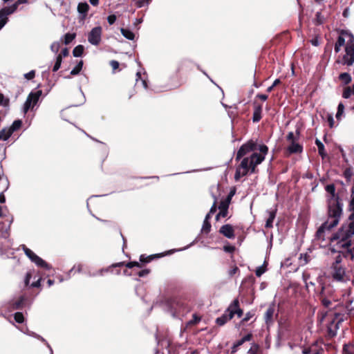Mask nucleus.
Listing matches in <instances>:
<instances>
[{
	"label": "nucleus",
	"instance_id": "19",
	"mask_svg": "<svg viewBox=\"0 0 354 354\" xmlns=\"http://www.w3.org/2000/svg\"><path fill=\"white\" fill-rule=\"evenodd\" d=\"M262 106L261 105H255L253 113L252 120L254 122H258L261 119Z\"/></svg>",
	"mask_w": 354,
	"mask_h": 354
},
{
	"label": "nucleus",
	"instance_id": "23",
	"mask_svg": "<svg viewBox=\"0 0 354 354\" xmlns=\"http://www.w3.org/2000/svg\"><path fill=\"white\" fill-rule=\"evenodd\" d=\"M354 95V84L352 87L346 86L344 88L342 97L345 99H348Z\"/></svg>",
	"mask_w": 354,
	"mask_h": 354
},
{
	"label": "nucleus",
	"instance_id": "41",
	"mask_svg": "<svg viewBox=\"0 0 354 354\" xmlns=\"http://www.w3.org/2000/svg\"><path fill=\"white\" fill-rule=\"evenodd\" d=\"M14 318H15V320L17 322V323H23L24 321V315L22 313H16L14 315Z\"/></svg>",
	"mask_w": 354,
	"mask_h": 354
},
{
	"label": "nucleus",
	"instance_id": "20",
	"mask_svg": "<svg viewBox=\"0 0 354 354\" xmlns=\"http://www.w3.org/2000/svg\"><path fill=\"white\" fill-rule=\"evenodd\" d=\"M303 354H323V351L318 348L316 346H313L308 348L302 351Z\"/></svg>",
	"mask_w": 354,
	"mask_h": 354
},
{
	"label": "nucleus",
	"instance_id": "53",
	"mask_svg": "<svg viewBox=\"0 0 354 354\" xmlns=\"http://www.w3.org/2000/svg\"><path fill=\"white\" fill-rule=\"evenodd\" d=\"M229 205H230L227 203V202H225L224 201H222L220 203V205L218 206V209H223L224 210L228 209Z\"/></svg>",
	"mask_w": 354,
	"mask_h": 354
},
{
	"label": "nucleus",
	"instance_id": "16",
	"mask_svg": "<svg viewBox=\"0 0 354 354\" xmlns=\"http://www.w3.org/2000/svg\"><path fill=\"white\" fill-rule=\"evenodd\" d=\"M24 301H25V297L21 296L19 297V299L18 300L12 301L10 303V310H18V309L22 308V307L24 306Z\"/></svg>",
	"mask_w": 354,
	"mask_h": 354
},
{
	"label": "nucleus",
	"instance_id": "50",
	"mask_svg": "<svg viewBox=\"0 0 354 354\" xmlns=\"http://www.w3.org/2000/svg\"><path fill=\"white\" fill-rule=\"evenodd\" d=\"M116 19H117V17L115 15H111L108 16V17H107L108 23L110 25L113 24L115 22Z\"/></svg>",
	"mask_w": 354,
	"mask_h": 354
},
{
	"label": "nucleus",
	"instance_id": "8",
	"mask_svg": "<svg viewBox=\"0 0 354 354\" xmlns=\"http://www.w3.org/2000/svg\"><path fill=\"white\" fill-rule=\"evenodd\" d=\"M28 3V0H17L16 3L9 7H4L0 10V18L4 17L8 21V16L12 14L17 9L18 6Z\"/></svg>",
	"mask_w": 354,
	"mask_h": 354
},
{
	"label": "nucleus",
	"instance_id": "35",
	"mask_svg": "<svg viewBox=\"0 0 354 354\" xmlns=\"http://www.w3.org/2000/svg\"><path fill=\"white\" fill-rule=\"evenodd\" d=\"M62 55H58L57 56V57H56V62H55V63L54 64V66L53 68V72H56V71H57L59 69V68L61 66V64H62Z\"/></svg>",
	"mask_w": 354,
	"mask_h": 354
},
{
	"label": "nucleus",
	"instance_id": "33",
	"mask_svg": "<svg viewBox=\"0 0 354 354\" xmlns=\"http://www.w3.org/2000/svg\"><path fill=\"white\" fill-rule=\"evenodd\" d=\"M252 337V334H248V335H245L243 338H241V339H239L235 342L236 346L239 347L244 342L251 340Z\"/></svg>",
	"mask_w": 354,
	"mask_h": 354
},
{
	"label": "nucleus",
	"instance_id": "51",
	"mask_svg": "<svg viewBox=\"0 0 354 354\" xmlns=\"http://www.w3.org/2000/svg\"><path fill=\"white\" fill-rule=\"evenodd\" d=\"M82 266L81 264H78L77 266H74L68 272V277H70L71 273L75 270L77 269V271L78 272H80L82 271Z\"/></svg>",
	"mask_w": 354,
	"mask_h": 354
},
{
	"label": "nucleus",
	"instance_id": "32",
	"mask_svg": "<svg viewBox=\"0 0 354 354\" xmlns=\"http://www.w3.org/2000/svg\"><path fill=\"white\" fill-rule=\"evenodd\" d=\"M84 46L82 45H78L74 48L73 50V55L75 57H81L84 52Z\"/></svg>",
	"mask_w": 354,
	"mask_h": 354
},
{
	"label": "nucleus",
	"instance_id": "38",
	"mask_svg": "<svg viewBox=\"0 0 354 354\" xmlns=\"http://www.w3.org/2000/svg\"><path fill=\"white\" fill-rule=\"evenodd\" d=\"M32 101H31V96H28L24 105V112L26 113L30 109L31 105H32Z\"/></svg>",
	"mask_w": 354,
	"mask_h": 354
},
{
	"label": "nucleus",
	"instance_id": "13",
	"mask_svg": "<svg viewBox=\"0 0 354 354\" xmlns=\"http://www.w3.org/2000/svg\"><path fill=\"white\" fill-rule=\"evenodd\" d=\"M274 312H275L274 305V304L270 305L269 307L267 308V310L265 313V315H264V319H265L266 324L269 325L272 323Z\"/></svg>",
	"mask_w": 354,
	"mask_h": 354
},
{
	"label": "nucleus",
	"instance_id": "36",
	"mask_svg": "<svg viewBox=\"0 0 354 354\" xmlns=\"http://www.w3.org/2000/svg\"><path fill=\"white\" fill-rule=\"evenodd\" d=\"M210 230H211V224H210L209 221L204 220L201 231L207 234L209 232Z\"/></svg>",
	"mask_w": 354,
	"mask_h": 354
},
{
	"label": "nucleus",
	"instance_id": "63",
	"mask_svg": "<svg viewBox=\"0 0 354 354\" xmlns=\"http://www.w3.org/2000/svg\"><path fill=\"white\" fill-rule=\"evenodd\" d=\"M7 21L4 17L0 18V30L3 28V27L6 24Z\"/></svg>",
	"mask_w": 354,
	"mask_h": 354
},
{
	"label": "nucleus",
	"instance_id": "7",
	"mask_svg": "<svg viewBox=\"0 0 354 354\" xmlns=\"http://www.w3.org/2000/svg\"><path fill=\"white\" fill-rule=\"evenodd\" d=\"M102 28L100 26H97L93 28L88 35V42L94 46H97L100 43L101 37H102Z\"/></svg>",
	"mask_w": 354,
	"mask_h": 354
},
{
	"label": "nucleus",
	"instance_id": "6",
	"mask_svg": "<svg viewBox=\"0 0 354 354\" xmlns=\"http://www.w3.org/2000/svg\"><path fill=\"white\" fill-rule=\"evenodd\" d=\"M26 255L35 263L37 266L44 268L46 270L51 269V266L47 263L44 260L35 254L30 249L28 248L25 245H21Z\"/></svg>",
	"mask_w": 354,
	"mask_h": 354
},
{
	"label": "nucleus",
	"instance_id": "15",
	"mask_svg": "<svg viewBox=\"0 0 354 354\" xmlns=\"http://www.w3.org/2000/svg\"><path fill=\"white\" fill-rule=\"evenodd\" d=\"M276 212L277 209H272L267 211V213L268 214V218L266 220V227L267 228H271L273 227V221L276 216Z\"/></svg>",
	"mask_w": 354,
	"mask_h": 354
},
{
	"label": "nucleus",
	"instance_id": "45",
	"mask_svg": "<svg viewBox=\"0 0 354 354\" xmlns=\"http://www.w3.org/2000/svg\"><path fill=\"white\" fill-rule=\"evenodd\" d=\"M254 316V311H249L245 314V317L241 320V322H245L249 321L251 318H252Z\"/></svg>",
	"mask_w": 354,
	"mask_h": 354
},
{
	"label": "nucleus",
	"instance_id": "44",
	"mask_svg": "<svg viewBox=\"0 0 354 354\" xmlns=\"http://www.w3.org/2000/svg\"><path fill=\"white\" fill-rule=\"evenodd\" d=\"M59 48H60V44H59V42H58V41L53 42L50 46V50L55 53H58Z\"/></svg>",
	"mask_w": 354,
	"mask_h": 354
},
{
	"label": "nucleus",
	"instance_id": "61",
	"mask_svg": "<svg viewBox=\"0 0 354 354\" xmlns=\"http://www.w3.org/2000/svg\"><path fill=\"white\" fill-rule=\"evenodd\" d=\"M328 122L329 123L330 127L332 128L333 127V124H334V119H333V117L332 115H328Z\"/></svg>",
	"mask_w": 354,
	"mask_h": 354
},
{
	"label": "nucleus",
	"instance_id": "31",
	"mask_svg": "<svg viewBox=\"0 0 354 354\" xmlns=\"http://www.w3.org/2000/svg\"><path fill=\"white\" fill-rule=\"evenodd\" d=\"M338 328V323L335 324L332 322L328 328V333L332 337H334L337 334V330Z\"/></svg>",
	"mask_w": 354,
	"mask_h": 354
},
{
	"label": "nucleus",
	"instance_id": "48",
	"mask_svg": "<svg viewBox=\"0 0 354 354\" xmlns=\"http://www.w3.org/2000/svg\"><path fill=\"white\" fill-rule=\"evenodd\" d=\"M35 71L32 70L30 72L26 73L24 75V77L27 80H32L35 77Z\"/></svg>",
	"mask_w": 354,
	"mask_h": 354
},
{
	"label": "nucleus",
	"instance_id": "12",
	"mask_svg": "<svg viewBox=\"0 0 354 354\" xmlns=\"http://www.w3.org/2000/svg\"><path fill=\"white\" fill-rule=\"evenodd\" d=\"M230 313H233V316L236 314L239 317L243 315V310L239 308V302L237 299H234L228 306Z\"/></svg>",
	"mask_w": 354,
	"mask_h": 354
},
{
	"label": "nucleus",
	"instance_id": "46",
	"mask_svg": "<svg viewBox=\"0 0 354 354\" xmlns=\"http://www.w3.org/2000/svg\"><path fill=\"white\" fill-rule=\"evenodd\" d=\"M125 266L128 268H132L133 267H138V268L141 267L140 263L139 262H137V261L129 262Z\"/></svg>",
	"mask_w": 354,
	"mask_h": 354
},
{
	"label": "nucleus",
	"instance_id": "43",
	"mask_svg": "<svg viewBox=\"0 0 354 354\" xmlns=\"http://www.w3.org/2000/svg\"><path fill=\"white\" fill-rule=\"evenodd\" d=\"M266 270L264 265L259 266L255 271V274L257 277H261Z\"/></svg>",
	"mask_w": 354,
	"mask_h": 354
},
{
	"label": "nucleus",
	"instance_id": "34",
	"mask_svg": "<svg viewBox=\"0 0 354 354\" xmlns=\"http://www.w3.org/2000/svg\"><path fill=\"white\" fill-rule=\"evenodd\" d=\"M83 66V62L80 61L71 71V75H77L82 70Z\"/></svg>",
	"mask_w": 354,
	"mask_h": 354
},
{
	"label": "nucleus",
	"instance_id": "64",
	"mask_svg": "<svg viewBox=\"0 0 354 354\" xmlns=\"http://www.w3.org/2000/svg\"><path fill=\"white\" fill-rule=\"evenodd\" d=\"M149 0H141V1H138L137 2V6H138V8H141V7H142V6L145 5V2H146L147 3H149Z\"/></svg>",
	"mask_w": 354,
	"mask_h": 354
},
{
	"label": "nucleus",
	"instance_id": "54",
	"mask_svg": "<svg viewBox=\"0 0 354 354\" xmlns=\"http://www.w3.org/2000/svg\"><path fill=\"white\" fill-rule=\"evenodd\" d=\"M344 176L347 180H350L352 176V171L351 169H346L344 172Z\"/></svg>",
	"mask_w": 354,
	"mask_h": 354
},
{
	"label": "nucleus",
	"instance_id": "9",
	"mask_svg": "<svg viewBox=\"0 0 354 354\" xmlns=\"http://www.w3.org/2000/svg\"><path fill=\"white\" fill-rule=\"evenodd\" d=\"M289 143V145L286 148V152L288 154L301 153L303 151V146L298 142V140H295Z\"/></svg>",
	"mask_w": 354,
	"mask_h": 354
},
{
	"label": "nucleus",
	"instance_id": "29",
	"mask_svg": "<svg viewBox=\"0 0 354 354\" xmlns=\"http://www.w3.org/2000/svg\"><path fill=\"white\" fill-rule=\"evenodd\" d=\"M41 93H42L41 91L39 90V91H37L36 92H31L28 95V96H31V101H32V105H35V104H37L39 97L41 95Z\"/></svg>",
	"mask_w": 354,
	"mask_h": 354
},
{
	"label": "nucleus",
	"instance_id": "39",
	"mask_svg": "<svg viewBox=\"0 0 354 354\" xmlns=\"http://www.w3.org/2000/svg\"><path fill=\"white\" fill-rule=\"evenodd\" d=\"M324 22V17L320 12L316 13L315 24L317 25H321Z\"/></svg>",
	"mask_w": 354,
	"mask_h": 354
},
{
	"label": "nucleus",
	"instance_id": "30",
	"mask_svg": "<svg viewBox=\"0 0 354 354\" xmlns=\"http://www.w3.org/2000/svg\"><path fill=\"white\" fill-rule=\"evenodd\" d=\"M319 299L322 304L326 308H331L332 301L334 300V299L324 297H319Z\"/></svg>",
	"mask_w": 354,
	"mask_h": 354
},
{
	"label": "nucleus",
	"instance_id": "37",
	"mask_svg": "<svg viewBox=\"0 0 354 354\" xmlns=\"http://www.w3.org/2000/svg\"><path fill=\"white\" fill-rule=\"evenodd\" d=\"M75 37V34L73 33H66L64 35V44L68 45L70 44Z\"/></svg>",
	"mask_w": 354,
	"mask_h": 354
},
{
	"label": "nucleus",
	"instance_id": "2",
	"mask_svg": "<svg viewBox=\"0 0 354 354\" xmlns=\"http://www.w3.org/2000/svg\"><path fill=\"white\" fill-rule=\"evenodd\" d=\"M325 190L327 192L328 219L319 227L315 237V241H317L321 247H325L333 242L330 241V237L326 236V233L339 223L343 208L341 199L335 192V185H327Z\"/></svg>",
	"mask_w": 354,
	"mask_h": 354
},
{
	"label": "nucleus",
	"instance_id": "21",
	"mask_svg": "<svg viewBox=\"0 0 354 354\" xmlns=\"http://www.w3.org/2000/svg\"><path fill=\"white\" fill-rule=\"evenodd\" d=\"M315 144L317 146L319 154L322 158H324L326 156V153L324 144L319 139L315 140Z\"/></svg>",
	"mask_w": 354,
	"mask_h": 354
},
{
	"label": "nucleus",
	"instance_id": "18",
	"mask_svg": "<svg viewBox=\"0 0 354 354\" xmlns=\"http://www.w3.org/2000/svg\"><path fill=\"white\" fill-rule=\"evenodd\" d=\"M88 10L89 6L86 2H81L78 3L77 11L80 14L82 15L83 18L86 16Z\"/></svg>",
	"mask_w": 354,
	"mask_h": 354
},
{
	"label": "nucleus",
	"instance_id": "11",
	"mask_svg": "<svg viewBox=\"0 0 354 354\" xmlns=\"http://www.w3.org/2000/svg\"><path fill=\"white\" fill-rule=\"evenodd\" d=\"M233 318V313H230L227 308L224 313L219 317L216 318V323L218 326L224 325L227 321Z\"/></svg>",
	"mask_w": 354,
	"mask_h": 354
},
{
	"label": "nucleus",
	"instance_id": "49",
	"mask_svg": "<svg viewBox=\"0 0 354 354\" xmlns=\"http://www.w3.org/2000/svg\"><path fill=\"white\" fill-rule=\"evenodd\" d=\"M8 104V100L5 99L4 95L0 93V105L7 106Z\"/></svg>",
	"mask_w": 354,
	"mask_h": 354
},
{
	"label": "nucleus",
	"instance_id": "28",
	"mask_svg": "<svg viewBox=\"0 0 354 354\" xmlns=\"http://www.w3.org/2000/svg\"><path fill=\"white\" fill-rule=\"evenodd\" d=\"M11 136L8 128H3L0 131V140H7Z\"/></svg>",
	"mask_w": 354,
	"mask_h": 354
},
{
	"label": "nucleus",
	"instance_id": "56",
	"mask_svg": "<svg viewBox=\"0 0 354 354\" xmlns=\"http://www.w3.org/2000/svg\"><path fill=\"white\" fill-rule=\"evenodd\" d=\"M110 65L113 70H116L119 67V62L115 60H112L110 62Z\"/></svg>",
	"mask_w": 354,
	"mask_h": 354
},
{
	"label": "nucleus",
	"instance_id": "58",
	"mask_svg": "<svg viewBox=\"0 0 354 354\" xmlns=\"http://www.w3.org/2000/svg\"><path fill=\"white\" fill-rule=\"evenodd\" d=\"M217 207H216V200H214V203L212 206L210 208L209 214H214L216 211Z\"/></svg>",
	"mask_w": 354,
	"mask_h": 354
},
{
	"label": "nucleus",
	"instance_id": "59",
	"mask_svg": "<svg viewBox=\"0 0 354 354\" xmlns=\"http://www.w3.org/2000/svg\"><path fill=\"white\" fill-rule=\"evenodd\" d=\"M41 278L39 277L36 281L32 283L31 286L34 288H39L41 285Z\"/></svg>",
	"mask_w": 354,
	"mask_h": 354
},
{
	"label": "nucleus",
	"instance_id": "52",
	"mask_svg": "<svg viewBox=\"0 0 354 354\" xmlns=\"http://www.w3.org/2000/svg\"><path fill=\"white\" fill-rule=\"evenodd\" d=\"M239 270L237 266H234L233 268H232L228 271V274L230 277H232L234 274H235L237 272H239Z\"/></svg>",
	"mask_w": 354,
	"mask_h": 354
},
{
	"label": "nucleus",
	"instance_id": "27",
	"mask_svg": "<svg viewBox=\"0 0 354 354\" xmlns=\"http://www.w3.org/2000/svg\"><path fill=\"white\" fill-rule=\"evenodd\" d=\"M22 124V122L20 120H16L13 122L12 125L8 128L11 134H12L15 131L18 130Z\"/></svg>",
	"mask_w": 354,
	"mask_h": 354
},
{
	"label": "nucleus",
	"instance_id": "22",
	"mask_svg": "<svg viewBox=\"0 0 354 354\" xmlns=\"http://www.w3.org/2000/svg\"><path fill=\"white\" fill-rule=\"evenodd\" d=\"M342 354H354V342L344 344L342 349Z\"/></svg>",
	"mask_w": 354,
	"mask_h": 354
},
{
	"label": "nucleus",
	"instance_id": "47",
	"mask_svg": "<svg viewBox=\"0 0 354 354\" xmlns=\"http://www.w3.org/2000/svg\"><path fill=\"white\" fill-rule=\"evenodd\" d=\"M352 303L353 301L351 299H348V301H346L345 303V307L346 310L350 313L354 310V308L351 306Z\"/></svg>",
	"mask_w": 354,
	"mask_h": 354
},
{
	"label": "nucleus",
	"instance_id": "5",
	"mask_svg": "<svg viewBox=\"0 0 354 354\" xmlns=\"http://www.w3.org/2000/svg\"><path fill=\"white\" fill-rule=\"evenodd\" d=\"M332 277L335 281L346 283L351 280V274L341 264H333Z\"/></svg>",
	"mask_w": 354,
	"mask_h": 354
},
{
	"label": "nucleus",
	"instance_id": "42",
	"mask_svg": "<svg viewBox=\"0 0 354 354\" xmlns=\"http://www.w3.org/2000/svg\"><path fill=\"white\" fill-rule=\"evenodd\" d=\"M228 209L224 210L223 209H219V212L216 216V219L218 221L220 217L225 218L227 216Z\"/></svg>",
	"mask_w": 354,
	"mask_h": 354
},
{
	"label": "nucleus",
	"instance_id": "14",
	"mask_svg": "<svg viewBox=\"0 0 354 354\" xmlns=\"http://www.w3.org/2000/svg\"><path fill=\"white\" fill-rule=\"evenodd\" d=\"M318 297H328L333 299V290L329 286H326L322 284L321 291L319 293Z\"/></svg>",
	"mask_w": 354,
	"mask_h": 354
},
{
	"label": "nucleus",
	"instance_id": "4",
	"mask_svg": "<svg viewBox=\"0 0 354 354\" xmlns=\"http://www.w3.org/2000/svg\"><path fill=\"white\" fill-rule=\"evenodd\" d=\"M349 223L343 225L341 228L330 236V241H337V248H348L351 245L349 239L354 234V218L349 216Z\"/></svg>",
	"mask_w": 354,
	"mask_h": 354
},
{
	"label": "nucleus",
	"instance_id": "1",
	"mask_svg": "<svg viewBox=\"0 0 354 354\" xmlns=\"http://www.w3.org/2000/svg\"><path fill=\"white\" fill-rule=\"evenodd\" d=\"M268 152V148L266 145H258L252 140L241 145L236 153V160H239L242 158L243 159L236 169L235 180L239 181L241 178L249 173H254L256 167L264 160Z\"/></svg>",
	"mask_w": 354,
	"mask_h": 354
},
{
	"label": "nucleus",
	"instance_id": "25",
	"mask_svg": "<svg viewBox=\"0 0 354 354\" xmlns=\"http://www.w3.org/2000/svg\"><path fill=\"white\" fill-rule=\"evenodd\" d=\"M121 34L127 39L133 40L135 37L134 33L129 29L122 28L120 29Z\"/></svg>",
	"mask_w": 354,
	"mask_h": 354
},
{
	"label": "nucleus",
	"instance_id": "57",
	"mask_svg": "<svg viewBox=\"0 0 354 354\" xmlns=\"http://www.w3.org/2000/svg\"><path fill=\"white\" fill-rule=\"evenodd\" d=\"M200 320H201V318L198 317L196 314H194L193 319L192 320H190L189 324H194L199 322Z\"/></svg>",
	"mask_w": 354,
	"mask_h": 354
},
{
	"label": "nucleus",
	"instance_id": "17",
	"mask_svg": "<svg viewBox=\"0 0 354 354\" xmlns=\"http://www.w3.org/2000/svg\"><path fill=\"white\" fill-rule=\"evenodd\" d=\"M24 333L29 336L35 337V338L41 340V342H44L46 344L47 347L49 348V350L50 351V354H53V349H52L51 346L49 345V344L46 342V340L44 337H42L41 335L35 333V332L30 331L28 330H27Z\"/></svg>",
	"mask_w": 354,
	"mask_h": 354
},
{
	"label": "nucleus",
	"instance_id": "62",
	"mask_svg": "<svg viewBox=\"0 0 354 354\" xmlns=\"http://www.w3.org/2000/svg\"><path fill=\"white\" fill-rule=\"evenodd\" d=\"M31 277H32V274L30 272H28L26 275V277H25V284L27 286L28 285L29 282H30V280L31 279Z\"/></svg>",
	"mask_w": 354,
	"mask_h": 354
},
{
	"label": "nucleus",
	"instance_id": "24",
	"mask_svg": "<svg viewBox=\"0 0 354 354\" xmlns=\"http://www.w3.org/2000/svg\"><path fill=\"white\" fill-rule=\"evenodd\" d=\"M339 79L342 82V83L345 85L348 84L351 80V76L348 73H342L339 75Z\"/></svg>",
	"mask_w": 354,
	"mask_h": 354
},
{
	"label": "nucleus",
	"instance_id": "3",
	"mask_svg": "<svg viewBox=\"0 0 354 354\" xmlns=\"http://www.w3.org/2000/svg\"><path fill=\"white\" fill-rule=\"evenodd\" d=\"M342 46H344V53L339 57L337 62L351 66L354 64V35L347 30H341L339 32L335 44V52L339 53Z\"/></svg>",
	"mask_w": 354,
	"mask_h": 354
},
{
	"label": "nucleus",
	"instance_id": "55",
	"mask_svg": "<svg viewBox=\"0 0 354 354\" xmlns=\"http://www.w3.org/2000/svg\"><path fill=\"white\" fill-rule=\"evenodd\" d=\"M149 273V270L148 269H145L139 271L138 274L140 277H143L147 275Z\"/></svg>",
	"mask_w": 354,
	"mask_h": 354
},
{
	"label": "nucleus",
	"instance_id": "60",
	"mask_svg": "<svg viewBox=\"0 0 354 354\" xmlns=\"http://www.w3.org/2000/svg\"><path fill=\"white\" fill-rule=\"evenodd\" d=\"M310 279V275L308 274H303V279L306 283V288H308V280Z\"/></svg>",
	"mask_w": 354,
	"mask_h": 354
},
{
	"label": "nucleus",
	"instance_id": "26",
	"mask_svg": "<svg viewBox=\"0 0 354 354\" xmlns=\"http://www.w3.org/2000/svg\"><path fill=\"white\" fill-rule=\"evenodd\" d=\"M299 135H300V132L299 130L296 131V135H295V133L292 131H290L286 136V140L288 142H292L295 140H298L299 138Z\"/></svg>",
	"mask_w": 354,
	"mask_h": 354
},
{
	"label": "nucleus",
	"instance_id": "40",
	"mask_svg": "<svg viewBox=\"0 0 354 354\" xmlns=\"http://www.w3.org/2000/svg\"><path fill=\"white\" fill-rule=\"evenodd\" d=\"M344 104L342 102H340L338 104L337 111V113H336V118L337 120H339L340 118V117L342 116V115L344 113Z\"/></svg>",
	"mask_w": 354,
	"mask_h": 354
},
{
	"label": "nucleus",
	"instance_id": "10",
	"mask_svg": "<svg viewBox=\"0 0 354 354\" xmlns=\"http://www.w3.org/2000/svg\"><path fill=\"white\" fill-rule=\"evenodd\" d=\"M219 232L228 239H234L235 236L234 228L230 224L223 225L220 228Z\"/></svg>",
	"mask_w": 354,
	"mask_h": 354
}]
</instances>
